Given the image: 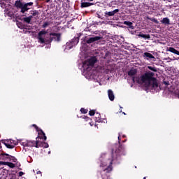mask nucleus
Returning a JSON list of instances; mask_svg holds the SVG:
<instances>
[{
	"label": "nucleus",
	"instance_id": "1",
	"mask_svg": "<svg viewBox=\"0 0 179 179\" xmlns=\"http://www.w3.org/2000/svg\"><path fill=\"white\" fill-rule=\"evenodd\" d=\"M119 144H114L111 149V158L109 154H102L99 157L100 167H106L103 172L109 173L113 171V163L120 164L127 153L124 145H120V135L118 136Z\"/></svg>",
	"mask_w": 179,
	"mask_h": 179
},
{
	"label": "nucleus",
	"instance_id": "2",
	"mask_svg": "<svg viewBox=\"0 0 179 179\" xmlns=\"http://www.w3.org/2000/svg\"><path fill=\"white\" fill-rule=\"evenodd\" d=\"M155 73L152 71H148L140 77H133V83H138L139 85L145 84L146 87H151L156 90L159 87L157 79L154 77Z\"/></svg>",
	"mask_w": 179,
	"mask_h": 179
},
{
	"label": "nucleus",
	"instance_id": "3",
	"mask_svg": "<svg viewBox=\"0 0 179 179\" xmlns=\"http://www.w3.org/2000/svg\"><path fill=\"white\" fill-rule=\"evenodd\" d=\"M48 34L47 31L41 30L38 33L37 38L38 40V42L41 44H49L51 43L53 41L55 42H60L61 38H62V34L61 33H55V32H51L49 34L50 38L49 39L44 38L45 36Z\"/></svg>",
	"mask_w": 179,
	"mask_h": 179
},
{
	"label": "nucleus",
	"instance_id": "4",
	"mask_svg": "<svg viewBox=\"0 0 179 179\" xmlns=\"http://www.w3.org/2000/svg\"><path fill=\"white\" fill-rule=\"evenodd\" d=\"M34 5V2H29V3H22L21 0H16L14 3V6L17 9H20V13L24 14L30 8L29 6H32Z\"/></svg>",
	"mask_w": 179,
	"mask_h": 179
},
{
	"label": "nucleus",
	"instance_id": "5",
	"mask_svg": "<svg viewBox=\"0 0 179 179\" xmlns=\"http://www.w3.org/2000/svg\"><path fill=\"white\" fill-rule=\"evenodd\" d=\"M97 62V59L96 57H92L90 59L85 60L83 64V67L88 70L90 66L94 67V64Z\"/></svg>",
	"mask_w": 179,
	"mask_h": 179
},
{
	"label": "nucleus",
	"instance_id": "6",
	"mask_svg": "<svg viewBox=\"0 0 179 179\" xmlns=\"http://www.w3.org/2000/svg\"><path fill=\"white\" fill-rule=\"evenodd\" d=\"M80 35L78 34L77 36L73 37L71 41H70V46H69V43H66V49L67 50H71L73 48V46L76 45L78 44L79 41H80Z\"/></svg>",
	"mask_w": 179,
	"mask_h": 179
},
{
	"label": "nucleus",
	"instance_id": "7",
	"mask_svg": "<svg viewBox=\"0 0 179 179\" xmlns=\"http://www.w3.org/2000/svg\"><path fill=\"white\" fill-rule=\"evenodd\" d=\"M1 143L8 149H13L17 143L13 139L2 140Z\"/></svg>",
	"mask_w": 179,
	"mask_h": 179
},
{
	"label": "nucleus",
	"instance_id": "8",
	"mask_svg": "<svg viewBox=\"0 0 179 179\" xmlns=\"http://www.w3.org/2000/svg\"><path fill=\"white\" fill-rule=\"evenodd\" d=\"M39 138V136L36 138V141L34 140H26L24 142H22V145L24 147H35L36 148L37 140Z\"/></svg>",
	"mask_w": 179,
	"mask_h": 179
},
{
	"label": "nucleus",
	"instance_id": "9",
	"mask_svg": "<svg viewBox=\"0 0 179 179\" xmlns=\"http://www.w3.org/2000/svg\"><path fill=\"white\" fill-rule=\"evenodd\" d=\"M33 127L36 129V131H38V137L41 139H43L45 141L47 140V136L45 135V133L43 131L42 129H40L36 124H34Z\"/></svg>",
	"mask_w": 179,
	"mask_h": 179
},
{
	"label": "nucleus",
	"instance_id": "10",
	"mask_svg": "<svg viewBox=\"0 0 179 179\" xmlns=\"http://www.w3.org/2000/svg\"><path fill=\"white\" fill-rule=\"evenodd\" d=\"M48 148L49 144L46 142L39 141L36 140V148Z\"/></svg>",
	"mask_w": 179,
	"mask_h": 179
},
{
	"label": "nucleus",
	"instance_id": "11",
	"mask_svg": "<svg viewBox=\"0 0 179 179\" xmlns=\"http://www.w3.org/2000/svg\"><path fill=\"white\" fill-rule=\"evenodd\" d=\"M101 39V36H94V37H90L88 39L86 40V43L87 44H92L96 41H99Z\"/></svg>",
	"mask_w": 179,
	"mask_h": 179
},
{
	"label": "nucleus",
	"instance_id": "12",
	"mask_svg": "<svg viewBox=\"0 0 179 179\" xmlns=\"http://www.w3.org/2000/svg\"><path fill=\"white\" fill-rule=\"evenodd\" d=\"M87 0H81L80 8H89L94 5V3L86 2Z\"/></svg>",
	"mask_w": 179,
	"mask_h": 179
},
{
	"label": "nucleus",
	"instance_id": "13",
	"mask_svg": "<svg viewBox=\"0 0 179 179\" xmlns=\"http://www.w3.org/2000/svg\"><path fill=\"white\" fill-rule=\"evenodd\" d=\"M120 12V9H115L113 11L106 12L104 16L108 18V17L115 16V14Z\"/></svg>",
	"mask_w": 179,
	"mask_h": 179
},
{
	"label": "nucleus",
	"instance_id": "14",
	"mask_svg": "<svg viewBox=\"0 0 179 179\" xmlns=\"http://www.w3.org/2000/svg\"><path fill=\"white\" fill-rule=\"evenodd\" d=\"M0 164L3 166H8L10 169H14L15 167V164L9 162L0 161Z\"/></svg>",
	"mask_w": 179,
	"mask_h": 179
},
{
	"label": "nucleus",
	"instance_id": "15",
	"mask_svg": "<svg viewBox=\"0 0 179 179\" xmlns=\"http://www.w3.org/2000/svg\"><path fill=\"white\" fill-rule=\"evenodd\" d=\"M137 69H131L128 71V76L133 78H139V76H134L137 74Z\"/></svg>",
	"mask_w": 179,
	"mask_h": 179
},
{
	"label": "nucleus",
	"instance_id": "16",
	"mask_svg": "<svg viewBox=\"0 0 179 179\" xmlns=\"http://www.w3.org/2000/svg\"><path fill=\"white\" fill-rule=\"evenodd\" d=\"M3 155L6 156L7 157L6 158L9 159V160L13 162H17V159L15 157L10 155L9 154L3 153Z\"/></svg>",
	"mask_w": 179,
	"mask_h": 179
},
{
	"label": "nucleus",
	"instance_id": "17",
	"mask_svg": "<svg viewBox=\"0 0 179 179\" xmlns=\"http://www.w3.org/2000/svg\"><path fill=\"white\" fill-rule=\"evenodd\" d=\"M167 52H170L174 55H178L179 56V51L178 50H176L175 48L173 47H169L167 49Z\"/></svg>",
	"mask_w": 179,
	"mask_h": 179
},
{
	"label": "nucleus",
	"instance_id": "18",
	"mask_svg": "<svg viewBox=\"0 0 179 179\" xmlns=\"http://www.w3.org/2000/svg\"><path fill=\"white\" fill-rule=\"evenodd\" d=\"M108 95L110 101H113L115 100V94L112 90H108Z\"/></svg>",
	"mask_w": 179,
	"mask_h": 179
},
{
	"label": "nucleus",
	"instance_id": "19",
	"mask_svg": "<svg viewBox=\"0 0 179 179\" xmlns=\"http://www.w3.org/2000/svg\"><path fill=\"white\" fill-rule=\"evenodd\" d=\"M161 23L165 25H170L171 24V21L170 19L168 17H164L162 20H161Z\"/></svg>",
	"mask_w": 179,
	"mask_h": 179
},
{
	"label": "nucleus",
	"instance_id": "20",
	"mask_svg": "<svg viewBox=\"0 0 179 179\" xmlns=\"http://www.w3.org/2000/svg\"><path fill=\"white\" fill-rule=\"evenodd\" d=\"M95 122L99 123L102 122L101 115L99 113H96Z\"/></svg>",
	"mask_w": 179,
	"mask_h": 179
},
{
	"label": "nucleus",
	"instance_id": "21",
	"mask_svg": "<svg viewBox=\"0 0 179 179\" xmlns=\"http://www.w3.org/2000/svg\"><path fill=\"white\" fill-rule=\"evenodd\" d=\"M124 24L128 26L131 29H134L133 22L131 21H124Z\"/></svg>",
	"mask_w": 179,
	"mask_h": 179
},
{
	"label": "nucleus",
	"instance_id": "22",
	"mask_svg": "<svg viewBox=\"0 0 179 179\" xmlns=\"http://www.w3.org/2000/svg\"><path fill=\"white\" fill-rule=\"evenodd\" d=\"M144 56L149 59H155V57L152 54L148 52H144Z\"/></svg>",
	"mask_w": 179,
	"mask_h": 179
},
{
	"label": "nucleus",
	"instance_id": "23",
	"mask_svg": "<svg viewBox=\"0 0 179 179\" xmlns=\"http://www.w3.org/2000/svg\"><path fill=\"white\" fill-rule=\"evenodd\" d=\"M22 20H23L24 22H25V23H27L28 24H31V20L28 17H23Z\"/></svg>",
	"mask_w": 179,
	"mask_h": 179
},
{
	"label": "nucleus",
	"instance_id": "24",
	"mask_svg": "<svg viewBox=\"0 0 179 179\" xmlns=\"http://www.w3.org/2000/svg\"><path fill=\"white\" fill-rule=\"evenodd\" d=\"M38 14H39V13L36 10H32V12L31 13V15L34 17L38 15Z\"/></svg>",
	"mask_w": 179,
	"mask_h": 179
},
{
	"label": "nucleus",
	"instance_id": "25",
	"mask_svg": "<svg viewBox=\"0 0 179 179\" xmlns=\"http://www.w3.org/2000/svg\"><path fill=\"white\" fill-rule=\"evenodd\" d=\"M6 15L7 17H14V13L13 12L8 11L7 13H6Z\"/></svg>",
	"mask_w": 179,
	"mask_h": 179
},
{
	"label": "nucleus",
	"instance_id": "26",
	"mask_svg": "<svg viewBox=\"0 0 179 179\" xmlns=\"http://www.w3.org/2000/svg\"><path fill=\"white\" fill-rule=\"evenodd\" d=\"M147 19L149 20H151L152 22L156 23V24H158L159 23V21L155 19V18H152L151 19L150 17H147Z\"/></svg>",
	"mask_w": 179,
	"mask_h": 179
},
{
	"label": "nucleus",
	"instance_id": "27",
	"mask_svg": "<svg viewBox=\"0 0 179 179\" xmlns=\"http://www.w3.org/2000/svg\"><path fill=\"white\" fill-rule=\"evenodd\" d=\"M147 19L149 20H151L152 22L156 23V24H158L159 23V21L155 19V18H152L151 19L150 17H147Z\"/></svg>",
	"mask_w": 179,
	"mask_h": 179
},
{
	"label": "nucleus",
	"instance_id": "28",
	"mask_svg": "<svg viewBox=\"0 0 179 179\" xmlns=\"http://www.w3.org/2000/svg\"><path fill=\"white\" fill-rule=\"evenodd\" d=\"M80 112L83 114H87L88 113V109H85V108H81Z\"/></svg>",
	"mask_w": 179,
	"mask_h": 179
},
{
	"label": "nucleus",
	"instance_id": "29",
	"mask_svg": "<svg viewBox=\"0 0 179 179\" xmlns=\"http://www.w3.org/2000/svg\"><path fill=\"white\" fill-rule=\"evenodd\" d=\"M148 69L153 71V72H157V69L153 66H148Z\"/></svg>",
	"mask_w": 179,
	"mask_h": 179
},
{
	"label": "nucleus",
	"instance_id": "30",
	"mask_svg": "<svg viewBox=\"0 0 179 179\" xmlns=\"http://www.w3.org/2000/svg\"><path fill=\"white\" fill-rule=\"evenodd\" d=\"M15 166H16L17 168H18L19 170H22V168H20L21 164H20V162H17L15 164Z\"/></svg>",
	"mask_w": 179,
	"mask_h": 179
},
{
	"label": "nucleus",
	"instance_id": "31",
	"mask_svg": "<svg viewBox=\"0 0 179 179\" xmlns=\"http://www.w3.org/2000/svg\"><path fill=\"white\" fill-rule=\"evenodd\" d=\"M95 113H96L95 110H90L89 111V115L90 116H94L95 115Z\"/></svg>",
	"mask_w": 179,
	"mask_h": 179
},
{
	"label": "nucleus",
	"instance_id": "32",
	"mask_svg": "<svg viewBox=\"0 0 179 179\" xmlns=\"http://www.w3.org/2000/svg\"><path fill=\"white\" fill-rule=\"evenodd\" d=\"M50 25V23L46 22H44L43 24L42 25V28L45 29L47 27H48Z\"/></svg>",
	"mask_w": 179,
	"mask_h": 179
},
{
	"label": "nucleus",
	"instance_id": "33",
	"mask_svg": "<svg viewBox=\"0 0 179 179\" xmlns=\"http://www.w3.org/2000/svg\"><path fill=\"white\" fill-rule=\"evenodd\" d=\"M163 83H164L166 86H169V85H170V83H169V80L163 81Z\"/></svg>",
	"mask_w": 179,
	"mask_h": 179
},
{
	"label": "nucleus",
	"instance_id": "34",
	"mask_svg": "<svg viewBox=\"0 0 179 179\" xmlns=\"http://www.w3.org/2000/svg\"><path fill=\"white\" fill-rule=\"evenodd\" d=\"M145 39L150 40V34H145Z\"/></svg>",
	"mask_w": 179,
	"mask_h": 179
},
{
	"label": "nucleus",
	"instance_id": "35",
	"mask_svg": "<svg viewBox=\"0 0 179 179\" xmlns=\"http://www.w3.org/2000/svg\"><path fill=\"white\" fill-rule=\"evenodd\" d=\"M83 119H85L86 121H88L90 117L85 115L80 116Z\"/></svg>",
	"mask_w": 179,
	"mask_h": 179
},
{
	"label": "nucleus",
	"instance_id": "36",
	"mask_svg": "<svg viewBox=\"0 0 179 179\" xmlns=\"http://www.w3.org/2000/svg\"><path fill=\"white\" fill-rule=\"evenodd\" d=\"M24 173L23 172V171H20L19 173H18V176L19 177H22V176H24Z\"/></svg>",
	"mask_w": 179,
	"mask_h": 179
},
{
	"label": "nucleus",
	"instance_id": "37",
	"mask_svg": "<svg viewBox=\"0 0 179 179\" xmlns=\"http://www.w3.org/2000/svg\"><path fill=\"white\" fill-rule=\"evenodd\" d=\"M138 36L141 37V38H145V34H139Z\"/></svg>",
	"mask_w": 179,
	"mask_h": 179
},
{
	"label": "nucleus",
	"instance_id": "38",
	"mask_svg": "<svg viewBox=\"0 0 179 179\" xmlns=\"http://www.w3.org/2000/svg\"><path fill=\"white\" fill-rule=\"evenodd\" d=\"M28 17L31 20L34 17V15H29V16H28Z\"/></svg>",
	"mask_w": 179,
	"mask_h": 179
},
{
	"label": "nucleus",
	"instance_id": "39",
	"mask_svg": "<svg viewBox=\"0 0 179 179\" xmlns=\"http://www.w3.org/2000/svg\"><path fill=\"white\" fill-rule=\"evenodd\" d=\"M108 176L105 177V176H102V179H108Z\"/></svg>",
	"mask_w": 179,
	"mask_h": 179
},
{
	"label": "nucleus",
	"instance_id": "40",
	"mask_svg": "<svg viewBox=\"0 0 179 179\" xmlns=\"http://www.w3.org/2000/svg\"><path fill=\"white\" fill-rule=\"evenodd\" d=\"M2 150V146H1V143H0V151Z\"/></svg>",
	"mask_w": 179,
	"mask_h": 179
},
{
	"label": "nucleus",
	"instance_id": "41",
	"mask_svg": "<svg viewBox=\"0 0 179 179\" xmlns=\"http://www.w3.org/2000/svg\"><path fill=\"white\" fill-rule=\"evenodd\" d=\"M51 0H46V3H49Z\"/></svg>",
	"mask_w": 179,
	"mask_h": 179
},
{
	"label": "nucleus",
	"instance_id": "42",
	"mask_svg": "<svg viewBox=\"0 0 179 179\" xmlns=\"http://www.w3.org/2000/svg\"><path fill=\"white\" fill-rule=\"evenodd\" d=\"M129 3H131V2H129V1H127V4L128 5Z\"/></svg>",
	"mask_w": 179,
	"mask_h": 179
},
{
	"label": "nucleus",
	"instance_id": "43",
	"mask_svg": "<svg viewBox=\"0 0 179 179\" xmlns=\"http://www.w3.org/2000/svg\"><path fill=\"white\" fill-rule=\"evenodd\" d=\"M87 1H93L94 0H87Z\"/></svg>",
	"mask_w": 179,
	"mask_h": 179
},
{
	"label": "nucleus",
	"instance_id": "44",
	"mask_svg": "<svg viewBox=\"0 0 179 179\" xmlns=\"http://www.w3.org/2000/svg\"><path fill=\"white\" fill-rule=\"evenodd\" d=\"M123 114H124V115H126V113H125L124 112H123Z\"/></svg>",
	"mask_w": 179,
	"mask_h": 179
},
{
	"label": "nucleus",
	"instance_id": "45",
	"mask_svg": "<svg viewBox=\"0 0 179 179\" xmlns=\"http://www.w3.org/2000/svg\"><path fill=\"white\" fill-rule=\"evenodd\" d=\"M143 179H146V177H144Z\"/></svg>",
	"mask_w": 179,
	"mask_h": 179
},
{
	"label": "nucleus",
	"instance_id": "46",
	"mask_svg": "<svg viewBox=\"0 0 179 179\" xmlns=\"http://www.w3.org/2000/svg\"><path fill=\"white\" fill-rule=\"evenodd\" d=\"M123 137H126L125 135H123Z\"/></svg>",
	"mask_w": 179,
	"mask_h": 179
},
{
	"label": "nucleus",
	"instance_id": "47",
	"mask_svg": "<svg viewBox=\"0 0 179 179\" xmlns=\"http://www.w3.org/2000/svg\"><path fill=\"white\" fill-rule=\"evenodd\" d=\"M178 98H179V96H178Z\"/></svg>",
	"mask_w": 179,
	"mask_h": 179
}]
</instances>
